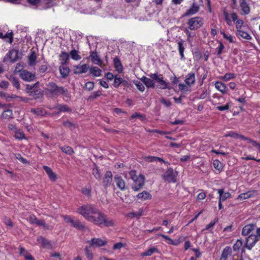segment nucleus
<instances>
[{
    "instance_id": "aec40b11",
    "label": "nucleus",
    "mask_w": 260,
    "mask_h": 260,
    "mask_svg": "<svg viewBox=\"0 0 260 260\" xmlns=\"http://www.w3.org/2000/svg\"><path fill=\"white\" fill-rule=\"evenodd\" d=\"M141 80L148 88H153L155 87L154 80H153L152 78H148L145 76H143L141 78Z\"/></svg>"
},
{
    "instance_id": "f03ea898",
    "label": "nucleus",
    "mask_w": 260,
    "mask_h": 260,
    "mask_svg": "<svg viewBox=\"0 0 260 260\" xmlns=\"http://www.w3.org/2000/svg\"><path fill=\"white\" fill-rule=\"evenodd\" d=\"M47 87L45 88V90L48 91L52 96H58L59 95H63L66 98H70V94L67 88L63 86H58L57 84L51 82L47 85Z\"/></svg>"
},
{
    "instance_id": "680f3d73",
    "label": "nucleus",
    "mask_w": 260,
    "mask_h": 260,
    "mask_svg": "<svg viewBox=\"0 0 260 260\" xmlns=\"http://www.w3.org/2000/svg\"><path fill=\"white\" fill-rule=\"evenodd\" d=\"M26 2L32 6L38 7L41 4V0H26Z\"/></svg>"
},
{
    "instance_id": "13d9d810",
    "label": "nucleus",
    "mask_w": 260,
    "mask_h": 260,
    "mask_svg": "<svg viewBox=\"0 0 260 260\" xmlns=\"http://www.w3.org/2000/svg\"><path fill=\"white\" fill-rule=\"evenodd\" d=\"M63 125L67 128H71L72 127H76L77 125L76 124L71 122L69 120L64 121L62 123Z\"/></svg>"
},
{
    "instance_id": "423d86ee",
    "label": "nucleus",
    "mask_w": 260,
    "mask_h": 260,
    "mask_svg": "<svg viewBox=\"0 0 260 260\" xmlns=\"http://www.w3.org/2000/svg\"><path fill=\"white\" fill-rule=\"evenodd\" d=\"M178 172L170 168L162 175L163 179L168 182H176Z\"/></svg>"
},
{
    "instance_id": "c9c22d12",
    "label": "nucleus",
    "mask_w": 260,
    "mask_h": 260,
    "mask_svg": "<svg viewBox=\"0 0 260 260\" xmlns=\"http://www.w3.org/2000/svg\"><path fill=\"white\" fill-rule=\"evenodd\" d=\"M237 36H240L243 38V39L246 40L251 39V37L250 36V35L248 32L242 30V29L238 30V31H237Z\"/></svg>"
},
{
    "instance_id": "8fccbe9b",
    "label": "nucleus",
    "mask_w": 260,
    "mask_h": 260,
    "mask_svg": "<svg viewBox=\"0 0 260 260\" xmlns=\"http://www.w3.org/2000/svg\"><path fill=\"white\" fill-rule=\"evenodd\" d=\"M122 78L121 77H118V75H116L114 77V81L113 83V86L117 88L119 86L120 84H121L122 83Z\"/></svg>"
},
{
    "instance_id": "bf43d9fd",
    "label": "nucleus",
    "mask_w": 260,
    "mask_h": 260,
    "mask_svg": "<svg viewBox=\"0 0 260 260\" xmlns=\"http://www.w3.org/2000/svg\"><path fill=\"white\" fill-rule=\"evenodd\" d=\"M255 236H251V238H254V240L253 241V244L254 242H257L258 241L260 240V228H257L256 230V234L254 235Z\"/></svg>"
},
{
    "instance_id": "f8f14e48",
    "label": "nucleus",
    "mask_w": 260,
    "mask_h": 260,
    "mask_svg": "<svg viewBox=\"0 0 260 260\" xmlns=\"http://www.w3.org/2000/svg\"><path fill=\"white\" fill-rule=\"evenodd\" d=\"M91 247H101L107 244V241L100 238H93L87 241Z\"/></svg>"
},
{
    "instance_id": "e433bc0d",
    "label": "nucleus",
    "mask_w": 260,
    "mask_h": 260,
    "mask_svg": "<svg viewBox=\"0 0 260 260\" xmlns=\"http://www.w3.org/2000/svg\"><path fill=\"white\" fill-rule=\"evenodd\" d=\"M58 111L54 113V114H58L61 112H70L71 109L66 105H58L57 106Z\"/></svg>"
},
{
    "instance_id": "39448f33",
    "label": "nucleus",
    "mask_w": 260,
    "mask_h": 260,
    "mask_svg": "<svg viewBox=\"0 0 260 260\" xmlns=\"http://www.w3.org/2000/svg\"><path fill=\"white\" fill-rule=\"evenodd\" d=\"M203 19L200 17H195L188 20L187 24L190 30H194L201 27L203 24Z\"/></svg>"
},
{
    "instance_id": "ea45409f",
    "label": "nucleus",
    "mask_w": 260,
    "mask_h": 260,
    "mask_svg": "<svg viewBox=\"0 0 260 260\" xmlns=\"http://www.w3.org/2000/svg\"><path fill=\"white\" fill-rule=\"evenodd\" d=\"M94 167L93 168L92 174L96 179L100 180L101 178V175L100 172V170L99 169L98 166L95 164H94Z\"/></svg>"
},
{
    "instance_id": "5701e85b",
    "label": "nucleus",
    "mask_w": 260,
    "mask_h": 260,
    "mask_svg": "<svg viewBox=\"0 0 260 260\" xmlns=\"http://www.w3.org/2000/svg\"><path fill=\"white\" fill-rule=\"evenodd\" d=\"M114 66L116 71L119 73H122L123 71V66L120 60L118 57H115L113 59Z\"/></svg>"
},
{
    "instance_id": "0e129e2a",
    "label": "nucleus",
    "mask_w": 260,
    "mask_h": 260,
    "mask_svg": "<svg viewBox=\"0 0 260 260\" xmlns=\"http://www.w3.org/2000/svg\"><path fill=\"white\" fill-rule=\"evenodd\" d=\"M81 192L84 195L88 197H91V188H83L81 189Z\"/></svg>"
},
{
    "instance_id": "052dcab7",
    "label": "nucleus",
    "mask_w": 260,
    "mask_h": 260,
    "mask_svg": "<svg viewBox=\"0 0 260 260\" xmlns=\"http://www.w3.org/2000/svg\"><path fill=\"white\" fill-rule=\"evenodd\" d=\"M135 85L137 86V88L141 91H144L145 90V86L143 83L140 82L139 81H136L134 82Z\"/></svg>"
},
{
    "instance_id": "5fc2aeb1",
    "label": "nucleus",
    "mask_w": 260,
    "mask_h": 260,
    "mask_svg": "<svg viewBox=\"0 0 260 260\" xmlns=\"http://www.w3.org/2000/svg\"><path fill=\"white\" fill-rule=\"evenodd\" d=\"M94 85V83L93 82L88 81L85 84L84 88L88 90V91H91V90H92L93 89Z\"/></svg>"
},
{
    "instance_id": "58836bf2",
    "label": "nucleus",
    "mask_w": 260,
    "mask_h": 260,
    "mask_svg": "<svg viewBox=\"0 0 260 260\" xmlns=\"http://www.w3.org/2000/svg\"><path fill=\"white\" fill-rule=\"evenodd\" d=\"M178 50L179 52V54L180 55L181 59H184V51L185 50V48L183 45L182 40H181L180 41H179L178 42Z\"/></svg>"
},
{
    "instance_id": "dca6fc26",
    "label": "nucleus",
    "mask_w": 260,
    "mask_h": 260,
    "mask_svg": "<svg viewBox=\"0 0 260 260\" xmlns=\"http://www.w3.org/2000/svg\"><path fill=\"white\" fill-rule=\"evenodd\" d=\"M89 69V66L87 64H84L82 66H76L74 69V74H80L85 73Z\"/></svg>"
},
{
    "instance_id": "69168bd1",
    "label": "nucleus",
    "mask_w": 260,
    "mask_h": 260,
    "mask_svg": "<svg viewBox=\"0 0 260 260\" xmlns=\"http://www.w3.org/2000/svg\"><path fill=\"white\" fill-rule=\"evenodd\" d=\"M158 236H161V237L164 238L165 240H167L168 241V243L169 244L175 245V244L174 243L173 240L172 239H171L170 238H169L168 236L164 235V234H159Z\"/></svg>"
},
{
    "instance_id": "a19ab883",
    "label": "nucleus",
    "mask_w": 260,
    "mask_h": 260,
    "mask_svg": "<svg viewBox=\"0 0 260 260\" xmlns=\"http://www.w3.org/2000/svg\"><path fill=\"white\" fill-rule=\"evenodd\" d=\"M13 112L11 109L4 111L2 115V117L4 119H10L12 118Z\"/></svg>"
},
{
    "instance_id": "774afa93",
    "label": "nucleus",
    "mask_w": 260,
    "mask_h": 260,
    "mask_svg": "<svg viewBox=\"0 0 260 260\" xmlns=\"http://www.w3.org/2000/svg\"><path fill=\"white\" fill-rule=\"evenodd\" d=\"M243 21L241 19L237 20L236 22V28L237 29V31L239 29H242V26L243 24Z\"/></svg>"
},
{
    "instance_id": "393cba45",
    "label": "nucleus",
    "mask_w": 260,
    "mask_h": 260,
    "mask_svg": "<svg viewBox=\"0 0 260 260\" xmlns=\"http://www.w3.org/2000/svg\"><path fill=\"white\" fill-rule=\"evenodd\" d=\"M251 236H255V235L253 234L249 235L246 239L245 246L249 250H251L256 243L254 242L253 244L252 243L254 240V239L253 237L251 239Z\"/></svg>"
},
{
    "instance_id": "b1692460",
    "label": "nucleus",
    "mask_w": 260,
    "mask_h": 260,
    "mask_svg": "<svg viewBox=\"0 0 260 260\" xmlns=\"http://www.w3.org/2000/svg\"><path fill=\"white\" fill-rule=\"evenodd\" d=\"M136 197L142 200H150L152 198V195L148 191H143L136 196Z\"/></svg>"
},
{
    "instance_id": "cd10ccee",
    "label": "nucleus",
    "mask_w": 260,
    "mask_h": 260,
    "mask_svg": "<svg viewBox=\"0 0 260 260\" xmlns=\"http://www.w3.org/2000/svg\"><path fill=\"white\" fill-rule=\"evenodd\" d=\"M30 112L37 116H44L46 114V111L42 108L31 109Z\"/></svg>"
},
{
    "instance_id": "6e6552de",
    "label": "nucleus",
    "mask_w": 260,
    "mask_h": 260,
    "mask_svg": "<svg viewBox=\"0 0 260 260\" xmlns=\"http://www.w3.org/2000/svg\"><path fill=\"white\" fill-rule=\"evenodd\" d=\"M148 76L153 80L158 83L160 86V88L164 89L170 88L168 86V83L163 80L162 75H158L157 73L151 74Z\"/></svg>"
},
{
    "instance_id": "7c9ffc66",
    "label": "nucleus",
    "mask_w": 260,
    "mask_h": 260,
    "mask_svg": "<svg viewBox=\"0 0 260 260\" xmlns=\"http://www.w3.org/2000/svg\"><path fill=\"white\" fill-rule=\"evenodd\" d=\"M28 64L30 66H33L36 64V59H37V55L35 51H31L30 55L28 56Z\"/></svg>"
},
{
    "instance_id": "473e14b6",
    "label": "nucleus",
    "mask_w": 260,
    "mask_h": 260,
    "mask_svg": "<svg viewBox=\"0 0 260 260\" xmlns=\"http://www.w3.org/2000/svg\"><path fill=\"white\" fill-rule=\"evenodd\" d=\"M7 77L11 82L14 86H15L17 89H20V85L17 78L13 75H11L9 77L8 76Z\"/></svg>"
},
{
    "instance_id": "bb28decb",
    "label": "nucleus",
    "mask_w": 260,
    "mask_h": 260,
    "mask_svg": "<svg viewBox=\"0 0 260 260\" xmlns=\"http://www.w3.org/2000/svg\"><path fill=\"white\" fill-rule=\"evenodd\" d=\"M59 59L61 60V64H67L69 63V54L65 51H62L59 55Z\"/></svg>"
},
{
    "instance_id": "4c0bfd02",
    "label": "nucleus",
    "mask_w": 260,
    "mask_h": 260,
    "mask_svg": "<svg viewBox=\"0 0 260 260\" xmlns=\"http://www.w3.org/2000/svg\"><path fill=\"white\" fill-rule=\"evenodd\" d=\"M69 55L71 56L72 59L75 60H79L81 58V56L78 54V51L75 49L71 50Z\"/></svg>"
},
{
    "instance_id": "79ce46f5",
    "label": "nucleus",
    "mask_w": 260,
    "mask_h": 260,
    "mask_svg": "<svg viewBox=\"0 0 260 260\" xmlns=\"http://www.w3.org/2000/svg\"><path fill=\"white\" fill-rule=\"evenodd\" d=\"M158 250L154 247L149 248L148 250L142 253L143 256H150L154 252H158Z\"/></svg>"
},
{
    "instance_id": "9d476101",
    "label": "nucleus",
    "mask_w": 260,
    "mask_h": 260,
    "mask_svg": "<svg viewBox=\"0 0 260 260\" xmlns=\"http://www.w3.org/2000/svg\"><path fill=\"white\" fill-rule=\"evenodd\" d=\"M88 58H90L93 63L102 67L103 61L101 59L100 56L98 55V52L96 51H91L90 52V55Z\"/></svg>"
},
{
    "instance_id": "09e8293b",
    "label": "nucleus",
    "mask_w": 260,
    "mask_h": 260,
    "mask_svg": "<svg viewBox=\"0 0 260 260\" xmlns=\"http://www.w3.org/2000/svg\"><path fill=\"white\" fill-rule=\"evenodd\" d=\"M236 74H233V73H226L224 75V76L222 77L221 79L222 80H224L225 81H228L230 80V79L236 78Z\"/></svg>"
},
{
    "instance_id": "a878e982",
    "label": "nucleus",
    "mask_w": 260,
    "mask_h": 260,
    "mask_svg": "<svg viewBox=\"0 0 260 260\" xmlns=\"http://www.w3.org/2000/svg\"><path fill=\"white\" fill-rule=\"evenodd\" d=\"M215 86L217 89L219 90L222 93H226L228 90V88L225 84L219 81H217L215 82Z\"/></svg>"
},
{
    "instance_id": "4468645a",
    "label": "nucleus",
    "mask_w": 260,
    "mask_h": 260,
    "mask_svg": "<svg viewBox=\"0 0 260 260\" xmlns=\"http://www.w3.org/2000/svg\"><path fill=\"white\" fill-rule=\"evenodd\" d=\"M114 179L118 188L121 190H125V182L121 176L116 175Z\"/></svg>"
},
{
    "instance_id": "f3484780",
    "label": "nucleus",
    "mask_w": 260,
    "mask_h": 260,
    "mask_svg": "<svg viewBox=\"0 0 260 260\" xmlns=\"http://www.w3.org/2000/svg\"><path fill=\"white\" fill-rule=\"evenodd\" d=\"M255 224H247L243 228L242 234L243 236H247L249 235L251 232L254 231L255 228Z\"/></svg>"
},
{
    "instance_id": "de8ad7c7",
    "label": "nucleus",
    "mask_w": 260,
    "mask_h": 260,
    "mask_svg": "<svg viewBox=\"0 0 260 260\" xmlns=\"http://www.w3.org/2000/svg\"><path fill=\"white\" fill-rule=\"evenodd\" d=\"M231 253V248L229 246H226L223 249L221 256H223V257L228 258V256L230 255Z\"/></svg>"
},
{
    "instance_id": "c03bdc74",
    "label": "nucleus",
    "mask_w": 260,
    "mask_h": 260,
    "mask_svg": "<svg viewBox=\"0 0 260 260\" xmlns=\"http://www.w3.org/2000/svg\"><path fill=\"white\" fill-rule=\"evenodd\" d=\"M213 165L214 168L218 171H221L223 169L222 164L218 159L214 160Z\"/></svg>"
},
{
    "instance_id": "c756f323",
    "label": "nucleus",
    "mask_w": 260,
    "mask_h": 260,
    "mask_svg": "<svg viewBox=\"0 0 260 260\" xmlns=\"http://www.w3.org/2000/svg\"><path fill=\"white\" fill-rule=\"evenodd\" d=\"M29 95L35 99H39L43 95V91L41 89H34L31 93H29Z\"/></svg>"
},
{
    "instance_id": "49530a36",
    "label": "nucleus",
    "mask_w": 260,
    "mask_h": 260,
    "mask_svg": "<svg viewBox=\"0 0 260 260\" xmlns=\"http://www.w3.org/2000/svg\"><path fill=\"white\" fill-rule=\"evenodd\" d=\"M60 149L63 152L69 155H71L74 152L73 148L70 146L61 147H60Z\"/></svg>"
},
{
    "instance_id": "6ab92c4d",
    "label": "nucleus",
    "mask_w": 260,
    "mask_h": 260,
    "mask_svg": "<svg viewBox=\"0 0 260 260\" xmlns=\"http://www.w3.org/2000/svg\"><path fill=\"white\" fill-rule=\"evenodd\" d=\"M37 241L41 243L43 247L50 249L52 248V245L50 241L46 239L42 236H39L37 238Z\"/></svg>"
},
{
    "instance_id": "1a4fd4ad",
    "label": "nucleus",
    "mask_w": 260,
    "mask_h": 260,
    "mask_svg": "<svg viewBox=\"0 0 260 260\" xmlns=\"http://www.w3.org/2000/svg\"><path fill=\"white\" fill-rule=\"evenodd\" d=\"M19 72H20V77L25 81L31 82L34 81L36 78L35 74L26 70H19Z\"/></svg>"
},
{
    "instance_id": "20e7f679",
    "label": "nucleus",
    "mask_w": 260,
    "mask_h": 260,
    "mask_svg": "<svg viewBox=\"0 0 260 260\" xmlns=\"http://www.w3.org/2000/svg\"><path fill=\"white\" fill-rule=\"evenodd\" d=\"M63 219L67 223H71L72 226L79 230L85 231L88 229L84 223L79 220H74L70 216L64 215Z\"/></svg>"
},
{
    "instance_id": "6e6d98bb",
    "label": "nucleus",
    "mask_w": 260,
    "mask_h": 260,
    "mask_svg": "<svg viewBox=\"0 0 260 260\" xmlns=\"http://www.w3.org/2000/svg\"><path fill=\"white\" fill-rule=\"evenodd\" d=\"M243 242L241 240H237L236 242L233 245V248L234 251L238 250L242 247Z\"/></svg>"
},
{
    "instance_id": "f257e3e1",
    "label": "nucleus",
    "mask_w": 260,
    "mask_h": 260,
    "mask_svg": "<svg viewBox=\"0 0 260 260\" xmlns=\"http://www.w3.org/2000/svg\"><path fill=\"white\" fill-rule=\"evenodd\" d=\"M89 221L100 227H112L115 225L114 221L98 209Z\"/></svg>"
},
{
    "instance_id": "7ed1b4c3",
    "label": "nucleus",
    "mask_w": 260,
    "mask_h": 260,
    "mask_svg": "<svg viewBox=\"0 0 260 260\" xmlns=\"http://www.w3.org/2000/svg\"><path fill=\"white\" fill-rule=\"evenodd\" d=\"M97 210L98 208L95 205L86 204L80 207L78 209L77 212L89 221L91 217L96 213Z\"/></svg>"
},
{
    "instance_id": "ddd939ff",
    "label": "nucleus",
    "mask_w": 260,
    "mask_h": 260,
    "mask_svg": "<svg viewBox=\"0 0 260 260\" xmlns=\"http://www.w3.org/2000/svg\"><path fill=\"white\" fill-rule=\"evenodd\" d=\"M112 174L111 171H107L104 175V178L103 181V185L105 188H107L109 186L112 181Z\"/></svg>"
},
{
    "instance_id": "2eb2a0df",
    "label": "nucleus",
    "mask_w": 260,
    "mask_h": 260,
    "mask_svg": "<svg viewBox=\"0 0 260 260\" xmlns=\"http://www.w3.org/2000/svg\"><path fill=\"white\" fill-rule=\"evenodd\" d=\"M240 6L244 15H248L250 12V8L249 4L246 0H239Z\"/></svg>"
},
{
    "instance_id": "37998d69",
    "label": "nucleus",
    "mask_w": 260,
    "mask_h": 260,
    "mask_svg": "<svg viewBox=\"0 0 260 260\" xmlns=\"http://www.w3.org/2000/svg\"><path fill=\"white\" fill-rule=\"evenodd\" d=\"M102 95V91L98 90L92 92L88 98V100H94Z\"/></svg>"
},
{
    "instance_id": "864d4df0",
    "label": "nucleus",
    "mask_w": 260,
    "mask_h": 260,
    "mask_svg": "<svg viewBox=\"0 0 260 260\" xmlns=\"http://www.w3.org/2000/svg\"><path fill=\"white\" fill-rule=\"evenodd\" d=\"M132 118H139L141 121L145 120L146 119V115L144 114H142L140 113H138L137 112L134 113L132 115Z\"/></svg>"
},
{
    "instance_id": "3c124183",
    "label": "nucleus",
    "mask_w": 260,
    "mask_h": 260,
    "mask_svg": "<svg viewBox=\"0 0 260 260\" xmlns=\"http://www.w3.org/2000/svg\"><path fill=\"white\" fill-rule=\"evenodd\" d=\"M85 255L88 260H92L93 258V253L88 247L85 248Z\"/></svg>"
},
{
    "instance_id": "603ef678",
    "label": "nucleus",
    "mask_w": 260,
    "mask_h": 260,
    "mask_svg": "<svg viewBox=\"0 0 260 260\" xmlns=\"http://www.w3.org/2000/svg\"><path fill=\"white\" fill-rule=\"evenodd\" d=\"M15 51V49H12L10 50L8 53L5 55L3 59V62H5L8 59H10L11 61V59H13V57L12 55L14 54V52Z\"/></svg>"
},
{
    "instance_id": "2f4dec72",
    "label": "nucleus",
    "mask_w": 260,
    "mask_h": 260,
    "mask_svg": "<svg viewBox=\"0 0 260 260\" xmlns=\"http://www.w3.org/2000/svg\"><path fill=\"white\" fill-rule=\"evenodd\" d=\"M186 84L188 85L193 84L195 82V75L193 73H189L185 80Z\"/></svg>"
},
{
    "instance_id": "4be33fe9",
    "label": "nucleus",
    "mask_w": 260,
    "mask_h": 260,
    "mask_svg": "<svg viewBox=\"0 0 260 260\" xmlns=\"http://www.w3.org/2000/svg\"><path fill=\"white\" fill-rule=\"evenodd\" d=\"M66 64H61L59 68V72L63 78L67 77L70 73V69L65 66Z\"/></svg>"
},
{
    "instance_id": "0eeeda50",
    "label": "nucleus",
    "mask_w": 260,
    "mask_h": 260,
    "mask_svg": "<svg viewBox=\"0 0 260 260\" xmlns=\"http://www.w3.org/2000/svg\"><path fill=\"white\" fill-rule=\"evenodd\" d=\"M132 188L135 191H138L141 189L145 184V177L143 174L138 175V178L133 181Z\"/></svg>"
},
{
    "instance_id": "9b49d317",
    "label": "nucleus",
    "mask_w": 260,
    "mask_h": 260,
    "mask_svg": "<svg viewBox=\"0 0 260 260\" xmlns=\"http://www.w3.org/2000/svg\"><path fill=\"white\" fill-rule=\"evenodd\" d=\"M199 6L195 2H193L191 7L182 16V17H189L199 12Z\"/></svg>"
},
{
    "instance_id": "4d7b16f0",
    "label": "nucleus",
    "mask_w": 260,
    "mask_h": 260,
    "mask_svg": "<svg viewBox=\"0 0 260 260\" xmlns=\"http://www.w3.org/2000/svg\"><path fill=\"white\" fill-rule=\"evenodd\" d=\"M3 39L8 38V41L9 43L11 44L13 41V33L12 31L7 32L6 35H3Z\"/></svg>"
},
{
    "instance_id": "f704fd0d",
    "label": "nucleus",
    "mask_w": 260,
    "mask_h": 260,
    "mask_svg": "<svg viewBox=\"0 0 260 260\" xmlns=\"http://www.w3.org/2000/svg\"><path fill=\"white\" fill-rule=\"evenodd\" d=\"M89 72L90 73L95 77L101 76L102 70L96 67L91 68L89 69Z\"/></svg>"
},
{
    "instance_id": "338daca9",
    "label": "nucleus",
    "mask_w": 260,
    "mask_h": 260,
    "mask_svg": "<svg viewBox=\"0 0 260 260\" xmlns=\"http://www.w3.org/2000/svg\"><path fill=\"white\" fill-rule=\"evenodd\" d=\"M231 194L229 192H224L221 197H219V200L221 201H225L228 198H230Z\"/></svg>"
},
{
    "instance_id": "a18cd8bd",
    "label": "nucleus",
    "mask_w": 260,
    "mask_h": 260,
    "mask_svg": "<svg viewBox=\"0 0 260 260\" xmlns=\"http://www.w3.org/2000/svg\"><path fill=\"white\" fill-rule=\"evenodd\" d=\"M14 137L19 140H22L25 138V135L22 131L17 130L15 131Z\"/></svg>"
},
{
    "instance_id": "a211bd4d",
    "label": "nucleus",
    "mask_w": 260,
    "mask_h": 260,
    "mask_svg": "<svg viewBox=\"0 0 260 260\" xmlns=\"http://www.w3.org/2000/svg\"><path fill=\"white\" fill-rule=\"evenodd\" d=\"M43 168L48 175L49 179L52 181H55L57 179V176L53 172L52 170L50 167L46 166H44Z\"/></svg>"
},
{
    "instance_id": "412c9836",
    "label": "nucleus",
    "mask_w": 260,
    "mask_h": 260,
    "mask_svg": "<svg viewBox=\"0 0 260 260\" xmlns=\"http://www.w3.org/2000/svg\"><path fill=\"white\" fill-rule=\"evenodd\" d=\"M55 6L53 0H43L41 4V9L46 10Z\"/></svg>"
},
{
    "instance_id": "e2e57ef3",
    "label": "nucleus",
    "mask_w": 260,
    "mask_h": 260,
    "mask_svg": "<svg viewBox=\"0 0 260 260\" xmlns=\"http://www.w3.org/2000/svg\"><path fill=\"white\" fill-rule=\"evenodd\" d=\"M129 174L130 178L133 181L138 178V176L137 175V172L135 170H132L129 171Z\"/></svg>"
},
{
    "instance_id": "72a5a7b5",
    "label": "nucleus",
    "mask_w": 260,
    "mask_h": 260,
    "mask_svg": "<svg viewBox=\"0 0 260 260\" xmlns=\"http://www.w3.org/2000/svg\"><path fill=\"white\" fill-rule=\"evenodd\" d=\"M253 193L254 191H247V192L241 193L240 195L238 196L237 199L243 200L249 199L253 196Z\"/></svg>"
},
{
    "instance_id": "c85d7f7f",
    "label": "nucleus",
    "mask_w": 260,
    "mask_h": 260,
    "mask_svg": "<svg viewBox=\"0 0 260 260\" xmlns=\"http://www.w3.org/2000/svg\"><path fill=\"white\" fill-rule=\"evenodd\" d=\"M29 221L31 223H35L38 225L44 226L45 225V222L43 220H38L37 217L34 215H31L29 217Z\"/></svg>"
}]
</instances>
